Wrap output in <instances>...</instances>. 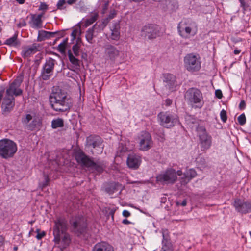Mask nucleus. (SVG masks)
<instances>
[{
    "mask_svg": "<svg viewBox=\"0 0 251 251\" xmlns=\"http://www.w3.org/2000/svg\"><path fill=\"white\" fill-rule=\"evenodd\" d=\"M64 126V121L61 118L54 119L51 122V127L53 129H56L58 127Z\"/></svg>",
    "mask_w": 251,
    "mask_h": 251,
    "instance_id": "473e14b6",
    "label": "nucleus"
},
{
    "mask_svg": "<svg viewBox=\"0 0 251 251\" xmlns=\"http://www.w3.org/2000/svg\"><path fill=\"white\" fill-rule=\"evenodd\" d=\"M32 119V116L29 114H26L25 117H23L22 119V123L25 125L27 129L30 130H33L36 127V120H33L31 123L28 124L29 121Z\"/></svg>",
    "mask_w": 251,
    "mask_h": 251,
    "instance_id": "a878e982",
    "label": "nucleus"
},
{
    "mask_svg": "<svg viewBox=\"0 0 251 251\" xmlns=\"http://www.w3.org/2000/svg\"><path fill=\"white\" fill-rule=\"evenodd\" d=\"M238 121L240 125H244L246 123V119L245 114H241L237 118Z\"/></svg>",
    "mask_w": 251,
    "mask_h": 251,
    "instance_id": "ea45409f",
    "label": "nucleus"
},
{
    "mask_svg": "<svg viewBox=\"0 0 251 251\" xmlns=\"http://www.w3.org/2000/svg\"><path fill=\"white\" fill-rule=\"evenodd\" d=\"M177 205L180 204L182 206H185L187 204V201L186 200H184L181 204H179V202H177Z\"/></svg>",
    "mask_w": 251,
    "mask_h": 251,
    "instance_id": "4d7b16f0",
    "label": "nucleus"
},
{
    "mask_svg": "<svg viewBox=\"0 0 251 251\" xmlns=\"http://www.w3.org/2000/svg\"><path fill=\"white\" fill-rule=\"evenodd\" d=\"M233 206L238 212L242 214L251 212V201L235 199Z\"/></svg>",
    "mask_w": 251,
    "mask_h": 251,
    "instance_id": "f8f14e48",
    "label": "nucleus"
},
{
    "mask_svg": "<svg viewBox=\"0 0 251 251\" xmlns=\"http://www.w3.org/2000/svg\"><path fill=\"white\" fill-rule=\"evenodd\" d=\"M76 32L75 30H74L71 34L72 36H73L74 38H75L76 36Z\"/></svg>",
    "mask_w": 251,
    "mask_h": 251,
    "instance_id": "e2e57ef3",
    "label": "nucleus"
},
{
    "mask_svg": "<svg viewBox=\"0 0 251 251\" xmlns=\"http://www.w3.org/2000/svg\"><path fill=\"white\" fill-rule=\"evenodd\" d=\"M91 28L94 30V31L97 35L101 32L104 29L100 23H96L92 27H91Z\"/></svg>",
    "mask_w": 251,
    "mask_h": 251,
    "instance_id": "c9c22d12",
    "label": "nucleus"
},
{
    "mask_svg": "<svg viewBox=\"0 0 251 251\" xmlns=\"http://www.w3.org/2000/svg\"><path fill=\"white\" fill-rule=\"evenodd\" d=\"M122 189V185L119 183L111 182L106 184L105 187V191L111 195L118 191H120Z\"/></svg>",
    "mask_w": 251,
    "mask_h": 251,
    "instance_id": "5701e85b",
    "label": "nucleus"
},
{
    "mask_svg": "<svg viewBox=\"0 0 251 251\" xmlns=\"http://www.w3.org/2000/svg\"><path fill=\"white\" fill-rule=\"evenodd\" d=\"M40 16L35 14L31 15V26L32 28L39 29L43 27L42 20L40 19Z\"/></svg>",
    "mask_w": 251,
    "mask_h": 251,
    "instance_id": "cd10ccee",
    "label": "nucleus"
},
{
    "mask_svg": "<svg viewBox=\"0 0 251 251\" xmlns=\"http://www.w3.org/2000/svg\"><path fill=\"white\" fill-rule=\"evenodd\" d=\"M140 162V157L134 154H129L127 159V164L130 168L137 169Z\"/></svg>",
    "mask_w": 251,
    "mask_h": 251,
    "instance_id": "412c9836",
    "label": "nucleus"
},
{
    "mask_svg": "<svg viewBox=\"0 0 251 251\" xmlns=\"http://www.w3.org/2000/svg\"><path fill=\"white\" fill-rule=\"evenodd\" d=\"M166 103L167 105H170L172 103V100L170 99H167L166 100Z\"/></svg>",
    "mask_w": 251,
    "mask_h": 251,
    "instance_id": "bf43d9fd",
    "label": "nucleus"
},
{
    "mask_svg": "<svg viewBox=\"0 0 251 251\" xmlns=\"http://www.w3.org/2000/svg\"><path fill=\"white\" fill-rule=\"evenodd\" d=\"M245 106H246L245 101L244 100H241L239 104V108L240 109H243L245 108Z\"/></svg>",
    "mask_w": 251,
    "mask_h": 251,
    "instance_id": "3c124183",
    "label": "nucleus"
},
{
    "mask_svg": "<svg viewBox=\"0 0 251 251\" xmlns=\"http://www.w3.org/2000/svg\"><path fill=\"white\" fill-rule=\"evenodd\" d=\"M98 16L99 15L98 13L95 12L93 13L89 19H87L85 21L84 26L85 27H87L92 25L98 19Z\"/></svg>",
    "mask_w": 251,
    "mask_h": 251,
    "instance_id": "c756f323",
    "label": "nucleus"
},
{
    "mask_svg": "<svg viewBox=\"0 0 251 251\" xmlns=\"http://www.w3.org/2000/svg\"><path fill=\"white\" fill-rule=\"evenodd\" d=\"M48 9V5L44 2H41L39 8V10H47Z\"/></svg>",
    "mask_w": 251,
    "mask_h": 251,
    "instance_id": "de8ad7c7",
    "label": "nucleus"
},
{
    "mask_svg": "<svg viewBox=\"0 0 251 251\" xmlns=\"http://www.w3.org/2000/svg\"><path fill=\"white\" fill-rule=\"evenodd\" d=\"M36 232L37 233V234L36 237L38 240L41 239L46 235L45 232H44V231L40 232L39 229H37Z\"/></svg>",
    "mask_w": 251,
    "mask_h": 251,
    "instance_id": "79ce46f5",
    "label": "nucleus"
},
{
    "mask_svg": "<svg viewBox=\"0 0 251 251\" xmlns=\"http://www.w3.org/2000/svg\"><path fill=\"white\" fill-rule=\"evenodd\" d=\"M178 175V176H181L182 175V172L181 171V170H178L177 171V174L176 175Z\"/></svg>",
    "mask_w": 251,
    "mask_h": 251,
    "instance_id": "0e129e2a",
    "label": "nucleus"
},
{
    "mask_svg": "<svg viewBox=\"0 0 251 251\" xmlns=\"http://www.w3.org/2000/svg\"><path fill=\"white\" fill-rule=\"evenodd\" d=\"M123 216L125 217H128L130 216V213L126 210H125L123 211Z\"/></svg>",
    "mask_w": 251,
    "mask_h": 251,
    "instance_id": "603ef678",
    "label": "nucleus"
},
{
    "mask_svg": "<svg viewBox=\"0 0 251 251\" xmlns=\"http://www.w3.org/2000/svg\"><path fill=\"white\" fill-rule=\"evenodd\" d=\"M75 158L77 162L82 166L94 168L99 173H102L105 167V165L103 161L95 162L82 151L76 153Z\"/></svg>",
    "mask_w": 251,
    "mask_h": 251,
    "instance_id": "7ed1b4c3",
    "label": "nucleus"
},
{
    "mask_svg": "<svg viewBox=\"0 0 251 251\" xmlns=\"http://www.w3.org/2000/svg\"><path fill=\"white\" fill-rule=\"evenodd\" d=\"M68 57L70 61L74 65L76 66H79V60L76 58L72 54L70 50L68 51Z\"/></svg>",
    "mask_w": 251,
    "mask_h": 251,
    "instance_id": "f704fd0d",
    "label": "nucleus"
},
{
    "mask_svg": "<svg viewBox=\"0 0 251 251\" xmlns=\"http://www.w3.org/2000/svg\"><path fill=\"white\" fill-rule=\"evenodd\" d=\"M116 14L117 13L115 10L113 9L112 10H111L107 18L110 20L111 19L115 17Z\"/></svg>",
    "mask_w": 251,
    "mask_h": 251,
    "instance_id": "a18cd8bd",
    "label": "nucleus"
},
{
    "mask_svg": "<svg viewBox=\"0 0 251 251\" xmlns=\"http://www.w3.org/2000/svg\"><path fill=\"white\" fill-rule=\"evenodd\" d=\"M164 82L166 83L165 86L171 91L175 90L177 86L176 76L171 74H166L164 75Z\"/></svg>",
    "mask_w": 251,
    "mask_h": 251,
    "instance_id": "6ab92c4d",
    "label": "nucleus"
},
{
    "mask_svg": "<svg viewBox=\"0 0 251 251\" xmlns=\"http://www.w3.org/2000/svg\"><path fill=\"white\" fill-rule=\"evenodd\" d=\"M102 141L99 136L91 135L87 138L86 145L88 147H92L95 151H92L93 153L100 154L103 151V147L102 145Z\"/></svg>",
    "mask_w": 251,
    "mask_h": 251,
    "instance_id": "9b49d317",
    "label": "nucleus"
},
{
    "mask_svg": "<svg viewBox=\"0 0 251 251\" xmlns=\"http://www.w3.org/2000/svg\"><path fill=\"white\" fill-rule=\"evenodd\" d=\"M67 229V221L62 218H58L55 221L53 235L56 244H61L62 248H66L70 244V237L66 231Z\"/></svg>",
    "mask_w": 251,
    "mask_h": 251,
    "instance_id": "f03ea898",
    "label": "nucleus"
},
{
    "mask_svg": "<svg viewBox=\"0 0 251 251\" xmlns=\"http://www.w3.org/2000/svg\"><path fill=\"white\" fill-rule=\"evenodd\" d=\"M160 125L166 128H170L175 126L178 122L176 117L168 112H161L158 115Z\"/></svg>",
    "mask_w": 251,
    "mask_h": 251,
    "instance_id": "1a4fd4ad",
    "label": "nucleus"
},
{
    "mask_svg": "<svg viewBox=\"0 0 251 251\" xmlns=\"http://www.w3.org/2000/svg\"><path fill=\"white\" fill-rule=\"evenodd\" d=\"M93 251H114L113 247L107 243L102 242L96 244Z\"/></svg>",
    "mask_w": 251,
    "mask_h": 251,
    "instance_id": "bb28decb",
    "label": "nucleus"
},
{
    "mask_svg": "<svg viewBox=\"0 0 251 251\" xmlns=\"http://www.w3.org/2000/svg\"><path fill=\"white\" fill-rule=\"evenodd\" d=\"M50 103L52 108L58 112H65L72 106V100H59L49 98Z\"/></svg>",
    "mask_w": 251,
    "mask_h": 251,
    "instance_id": "6e6552de",
    "label": "nucleus"
},
{
    "mask_svg": "<svg viewBox=\"0 0 251 251\" xmlns=\"http://www.w3.org/2000/svg\"><path fill=\"white\" fill-rule=\"evenodd\" d=\"M55 63V60L52 58L50 57L46 59L41 72V76L43 80H47L49 79L52 75Z\"/></svg>",
    "mask_w": 251,
    "mask_h": 251,
    "instance_id": "ddd939ff",
    "label": "nucleus"
},
{
    "mask_svg": "<svg viewBox=\"0 0 251 251\" xmlns=\"http://www.w3.org/2000/svg\"><path fill=\"white\" fill-rule=\"evenodd\" d=\"M73 227L74 232L77 234L78 236L83 233L86 227L85 219L82 217L74 221L73 222Z\"/></svg>",
    "mask_w": 251,
    "mask_h": 251,
    "instance_id": "a211bd4d",
    "label": "nucleus"
},
{
    "mask_svg": "<svg viewBox=\"0 0 251 251\" xmlns=\"http://www.w3.org/2000/svg\"><path fill=\"white\" fill-rule=\"evenodd\" d=\"M140 139L139 146L141 150L145 151L151 148L152 141L151 136L149 132L146 131L142 132Z\"/></svg>",
    "mask_w": 251,
    "mask_h": 251,
    "instance_id": "2eb2a0df",
    "label": "nucleus"
},
{
    "mask_svg": "<svg viewBox=\"0 0 251 251\" xmlns=\"http://www.w3.org/2000/svg\"><path fill=\"white\" fill-rule=\"evenodd\" d=\"M44 177H45V182L42 185L43 188L46 187L48 185V183L49 180V177L45 175Z\"/></svg>",
    "mask_w": 251,
    "mask_h": 251,
    "instance_id": "8fccbe9b",
    "label": "nucleus"
},
{
    "mask_svg": "<svg viewBox=\"0 0 251 251\" xmlns=\"http://www.w3.org/2000/svg\"><path fill=\"white\" fill-rule=\"evenodd\" d=\"M23 75L18 76L14 81L10 84L6 91L5 95L1 104L2 113L8 114L13 109L15 106V99L14 95L18 96L22 95L23 91L19 88L23 82Z\"/></svg>",
    "mask_w": 251,
    "mask_h": 251,
    "instance_id": "f257e3e1",
    "label": "nucleus"
},
{
    "mask_svg": "<svg viewBox=\"0 0 251 251\" xmlns=\"http://www.w3.org/2000/svg\"><path fill=\"white\" fill-rule=\"evenodd\" d=\"M4 244V238L3 236H0V248H1Z\"/></svg>",
    "mask_w": 251,
    "mask_h": 251,
    "instance_id": "864d4df0",
    "label": "nucleus"
},
{
    "mask_svg": "<svg viewBox=\"0 0 251 251\" xmlns=\"http://www.w3.org/2000/svg\"><path fill=\"white\" fill-rule=\"evenodd\" d=\"M241 3V6L243 8L244 11H245L246 8L248 7V5L246 3L244 0H239Z\"/></svg>",
    "mask_w": 251,
    "mask_h": 251,
    "instance_id": "49530a36",
    "label": "nucleus"
},
{
    "mask_svg": "<svg viewBox=\"0 0 251 251\" xmlns=\"http://www.w3.org/2000/svg\"><path fill=\"white\" fill-rule=\"evenodd\" d=\"M38 50V48L35 44H33L31 46L23 47L21 56L24 58H28L37 52Z\"/></svg>",
    "mask_w": 251,
    "mask_h": 251,
    "instance_id": "aec40b11",
    "label": "nucleus"
},
{
    "mask_svg": "<svg viewBox=\"0 0 251 251\" xmlns=\"http://www.w3.org/2000/svg\"><path fill=\"white\" fill-rule=\"evenodd\" d=\"M241 50H235L234 51V53L235 54H238L240 53Z\"/></svg>",
    "mask_w": 251,
    "mask_h": 251,
    "instance_id": "052dcab7",
    "label": "nucleus"
},
{
    "mask_svg": "<svg viewBox=\"0 0 251 251\" xmlns=\"http://www.w3.org/2000/svg\"><path fill=\"white\" fill-rule=\"evenodd\" d=\"M197 175L196 171L193 169L186 170L184 173V177L187 180L186 183H187L190 180L196 176Z\"/></svg>",
    "mask_w": 251,
    "mask_h": 251,
    "instance_id": "c85d7f7f",
    "label": "nucleus"
},
{
    "mask_svg": "<svg viewBox=\"0 0 251 251\" xmlns=\"http://www.w3.org/2000/svg\"><path fill=\"white\" fill-rule=\"evenodd\" d=\"M78 40L81 41L80 39H78L77 41H78ZM79 49L80 46L78 42H77V43L75 44L72 47V50L75 56H78L79 55Z\"/></svg>",
    "mask_w": 251,
    "mask_h": 251,
    "instance_id": "58836bf2",
    "label": "nucleus"
},
{
    "mask_svg": "<svg viewBox=\"0 0 251 251\" xmlns=\"http://www.w3.org/2000/svg\"><path fill=\"white\" fill-rule=\"evenodd\" d=\"M220 117L223 122H226L227 120L226 112L223 109L220 112Z\"/></svg>",
    "mask_w": 251,
    "mask_h": 251,
    "instance_id": "a19ab883",
    "label": "nucleus"
},
{
    "mask_svg": "<svg viewBox=\"0 0 251 251\" xmlns=\"http://www.w3.org/2000/svg\"><path fill=\"white\" fill-rule=\"evenodd\" d=\"M17 150V145L13 141L7 139L0 141V156L2 158L12 157Z\"/></svg>",
    "mask_w": 251,
    "mask_h": 251,
    "instance_id": "20e7f679",
    "label": "nucleus"
},
{
    "mask_svg": "<svg viewBox=\"0 0 251 251\" xmlns=\"http://www.w3.org/2000/svg\"><path fill=\"white\" fill-rule=\"evenodd\" d=\"M178 30L179 34L182 37L187 38H189L190 35L194 36L196 34L197 28H193L190 26H187L183 24H179L178 26Z\"/></svg>",
    "mask_w": 251,
    "mask_h": 251,
    "instance_id": "dca6fc26",
    "label": "nucleus"
},
{
    "mask_svg": "<svg viewBox=\"0 0 251 251\" xmlns=\"http://www.w3.org/2000/svg\"><path fill=\"white\" fill-rule=\"evenodd\" d=\"M106 57L113 61L119 56L120 51L116 47L111 45L106 44L104 47Z\"/></svg>",
    "mask_w": 251,
    "mask_h": 251,
    "instance_id": "f3484780",
    "label": "nucleus"
},
{
    "mask_svg": "<svg viewBox=\"0 0 251 251\" xmlns=\"http://www.w3.org/2000/svg\"><path fill=\"white\" fill-rule=\"evenodd\" d=\"M126 151V148L123 147L122 150H121V152H125Z\"/></svg>",
    "mask_w": 251,
    "mask_h": 251,
    "instance_id": "69168bd1",
    "label": "nucleus"
},
{
    "mask_svg": "<svg viewBox=\"0 0 251 251\" xmlns=\"http://www.w3.org/2000/svg\"><path fill=\"white\" fill-rule=\"evenodd\" d=\"M160 27L156 25H148L143 27L141 36L149 40H153L161 35Z\"/></svg>",
    "mask_w": 251,
    "mask_h": 251,
    "instance_id": "423d86ee",
    "label": "nucleus"
},
{
    "mask_svg": "<svg viewBox=\"0 0 251 251\" xmlns=\"http://www.w3.org/2000/svg\"><path fill=\"white\" fill-rule=\"evenodd\" d=\"M47 39H49L48 31L45 30H39L38 31V35L37 38V40L38 41L41 42Z\"/></svg>",
    "mask_w": 251,
    "mask_h": 251,
    "instance_id": "72a5a7b5",
    "label": "nucleus"
},
{
    "mask_svg": "<svg viewBox=\"0 0 251 251\" xmlns=\"http://www.w3.org/2000/svg\"><path fill=\"white\" fill-rule=\"evenodd\" d=\"M122 223L124 224H125V225H127V224H131V223L130 221H129L128 220H127L126 219H125L123 220Z\"/></svg>",
    "mask_w": 251,
    "mask_h": 251,
    "instance_id": "13d9d810",
    "label": "nucleus"
},
{
    "mask_svg": "<svg viewBox=\"0 0 251 251\" xmlns=\"http://www.w3.org/2000/svg\"><path fill=\"white\" fill-rule=\"evenodd\" d=\"M110 20L107 17L102 20V21L100 23V24L101 25V26L104 28L108 23H109Z\"/></svg>",
    "mask_w": 251,
    "mask_h": 251,
    "instance_id": "c03bdc74",
    "label": "nucleus"
},
{
    "mask_svg": "<svg viewBox=\"0 0 251 251\" xmlns=\"http://www.w3.org/2000/svg\"><path fill=\"white\" fill-rule=\"evenodd\" d=\"M49 98L56 99L59 100H72L67 94V93L61 89H58L56 92H53L50 95Z\"/></svg>",
    "mask_w": 251,
    "mask_h": 251,
    "instance_id": "b1692460",
    "label": "nucleus"
},
{
    "mask_svg": "<svg viewBox=\"0 0 251 251\" xmlns=\"http://www.w3.org/2000/svg\"><path fill=\"white\" fill-rule=\"evenodd\" d=\"M163 246L162 247L161 251H172L173 249L170 243L168 241H166L165 242L164 241H163Z\"/></svg>",
    "mask_w": 251,
    "mask_h": 251,
    "instance_id": "e433bc0d",
    "label": "nucleus"
},
{
    "mask_svg": "<svg viewBox=\"0 0 251 251\" xmlns=\"http://www.w3.org/2000/svg\"><path fill=\"white\" fill-rule=\"evenodd\" d=\"M43 15H44V13H42V14H40L37 15V16H40V19H42V17L43 16Z\"/></svg>",
    "mask_w": 251,
    "mask_h": 251,
    "instance_id": "774afa93",
    "label": "nucleus"
},
{
    "mask_svg": "<svg viewBox=\"0 0 251 251\" xmlns=\"http://www.w3.org/2000/svg\"><path fill=\"white\" fill-rule=\"evenodd\" d=\"M67 43V39H66L58 45V50L60 53H63L65 52L66 46Z\"/></svg>",
    "mask_w": 251,
    "mask_h": 251,
    "instance_id": "4c0bfd02",
    "label": "nucleus"
},
{
    "mask_svg": "<svg viewBox=\"0 0 251 251\" xmlns=\"http://www.w3.org/2000/svg\"><path fill=\"white\" fill-rule=\"evenodd\" d=\"M77 0H68L67 3L68 4L72 5V4L75 3Z\"/></svg>",
    "mask_w": 251,
    "mask_h": 251,
    "instance_id": "6e6d98bb",
    "label": "nucleus"
},
{
    "mask_svg": "<svg viewBox=\"0 0 251 251\" xmlns=\"http://www.w3.org/2000/svg\"><path fill=\"white\" fill-rule=\"evenodd\" d=\"M108 4H109V2H106L105 3V5H104V9H106L108 6Z\"/></svg>",
    "mask_w": 251,
    "mask_h": 251,
    "instance_id": "338daca9",
    "label": "nucleus"
},
{
    "mask_svg": "<svg viewBox=\"0 0 251 251\" xmlns=\"http://www.w3.org/2000/svg\"><path fill=\"white\" fill-rule=\"evenodd\" d=\"M197 132L201 147L204 150L209 149L211 144V137L208 135L205 128L200 126Z\"/></svg>",
    "mask_w": 251,
    "mask_h": 251,
    "instance_id": "4468645a",
    "label": "nucleus"
},
{
    "mask_svg": "<svg viewBox=\"0 0 251 251\" xmlns=\"http://www.w3.org/2000/svg\"><path fill=\"white\" fill-rule=\"evenodd\" d=\"M184 64L186 69L191 72H197L201 68L199 55L193 53L187 54L184 57Z\"/></svg>",
    "mask_w": 251,
    "mask_h": 251,
    "instance_id": "39448f33",
    "label": "nucleus"
},
{
    "mask_svg": "<svg viewBox=\"0 0 251 251\" xmlns=\"http://www.w3.org/2000/svg\"><path fill=\"white\" fill-rule=\"evenodd\" d=\"M110 28L111 32L110 35V39L113 40H118L120 36V26L119 22L117 21L113 23L110 26Z\"/></svg>",
    "mask_w": 251,
    "mask_h": 251,
    "instance_id": "4be33fe9",
    "label": "nucleus"
},
{
    "mask_svg": "<svg viewBox=\"0 0 251 251\" xmlns=\"http://www.w3.org/2000/svg\"><path fill=\"white\" fill-rule=\"evenodd\" d=\"M215 96L218 99H221L223 97L222 91L220 90L215 91Z\"/></svg>",
    "mask_w": 251,
    "mask_h": 251,
    "instance_id": "09e8293b",
    "label": "nucleus"
},
{
    "mask_svg": "<svg viewBox=\"0 0 251 251\" xmlns=\"http://www.w3.org/2000/svg\"><path fill=\"white\" fill-rule=\"evenodd\" d=\"M202 98V95L200 90L194 87L189 88L185 95V100L191 105L200 103Z\"/></svg>",
    "mask_w": 251,
    "mask_h": 251,
    "instance_id": "9d476101",
    "label": "nucleus"
},
{
    "mask_svg": "<svg viewBox=\"0 0 251 251\" xmlns=\"http://www.w3.org/2000/svg\"><path fill=\"white\" fill-rule=\"evenodd\" d=\"M97 35L94 31V30L91 28H89L86 32L85 37L87 41L91 43H93V38L96 37Z\"/></svg>",
    "mask_w": 251,
    "mask_h": 251,
    "instance_id": "7c9ffc66",
    "label": "nucleus"
},
{
    "mask_svg": "<svg viewBox=\"0 0 251 251\" xmlns=\"http://www.w3.org/2000/svg\"><path fill=\"white\" fill-rule=\"evenodd\" d=\"M185 121L189 126L192 129H196L198 131V129L200 128L199 120L195 118L193 116L190 115H186L185 116Z\"/></svg>",
    "mask_w": 251,
    "mask_h": 251,
    "instance_id": "393cba45",
    "label": "nucleus"
},
{
    "mask_svg": "<svg viewBox=\"0 0 251 251\" xmlns=\"http://www.w3.org/2000/svg\"><path fill=\"white\" fill-rule=\"evenodd\" d=\"M17 34H15L12 37L7 39L5 42V44L8 45L10 46H16L20 44L19 42L17 40Z\"/></svg>",
    "mask_w": 251,
    "mask_h": 251,
    "instance_id": "2f4dec72",
    "label": "nucleus"
},
{
    "mask_svg": "<svg viewBox=\"0 0 251 251\" xmlns=\"http://www.w3.org/2000/svg\"><path fill=\"white\" fill-rule=\"evenodd\" d=\"M176 173L175 169L170 168L167 169L165 172L160 174L156 177L157 182H162L166 184H173L177 180Z\"/></svg>",
    "mask_w": 251,
    "mask_h": 251,
    "instance_id": "0eeeda50",
    "label": "nucleus"
},
{
    "mask_svg": "<svg viewBox=\"0 0 251 251\" xmlns=\"http://www.w3.org/2000/svg\"><path fill=\"white\" fill-rule=\"evenodd\" d=\"M19 4H22L25 3V0H16Z\"/></svg>",
    "mask_w": 251,
    "mask_h": 251,
    "instance_id": "680f3d73",
    "label": "nucleus"
},
{
    "mask_svg": "<svg viewBox=\"0 0 251 251\" xmlns=\"http://www.w3.org/2000/svg\"><path fill=\"white\" fill-rule=\"evenodd\" d=\"M65 0H59L57 4V9L60 10L63 9L64 8L63 7V6L65 4Z\"/></svg>",
    "mask_w": 251,
    "mask_h": 251,
    "instance_id": "37998d69",
    "label": "nucleus"
},
{
    "mask_svg": "<svg viewBox=\"0 0 251 251\" xmlns=\"http://www.w3.org/2000/svg\"><path fill=\"white\" fill-rule=\"evenodd\" d=\"M58 33V32H49L48 31V34H49V38L51 37L54 36L55 34H57Z\"/></svg>",
    "mask_w": 251,
    "mask_h": 251,
    "instance_id": "5fc2aeb1",
    "label": "nucleus"
}]
</instances>
